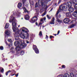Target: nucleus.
Instances as JSON below:
<instances>
[{"label":"nucleus","instance_id":"obj_54","mask_svg":"<svg viewBox=\"0 0 77 77\" xmlns=\"http://www.w3.org/2000/svg\"><path fill=\"white\" fill-rule=\"evenodd\" d=\"M54 35H55V36H56V35H57V34H54Z\"/></svg>","mask_w":77,"mask_h":77},{"label":"nucleus","instance_id":"obj_23","mask_svg":"<svg viewBox=\"0 0 77 77\" xmlns=\"http://www.w3.org/2000/svg\"><path fill=\"white\" fill-rule=\"evenodd\" d=\"M25 19L26 20H28L29 19V16L28 15H26L25 16Z\"/></svg>","mask_w":77,"mask_h":77},{"label":"nucleus","instance_id":"obj_6","mask_svg":"<svg viewBox=\"0 0 77 77\" xmlns=\"http://www.w3.org/2000/svg\"><path fill=\"white\" fill-rule=\"evenodd\" d=\"M33 48L34 50L35 53H36V54H38V53H39V50H38V49L37 48V46H36L33 45Z\"/></svg>","mask_w":77,"mask_h":77},{"label":"nucleus","instance_id":"obj_14","mask_svg":"<svg viewBox=\"0 0 77 77\" xmlns=\"http://www.w3.org/2000/svg\"><path fill=\"white\" fill-rule=\"evenodd\" d=\"M69 8L68 11L70 12H73V11H74V8L71 7Z\"/></svg>","mask_w":77,"mask_h":77},{"label":"nucleus","instance_id":"obj_9","mask_svg":"<svg viewBox=\"0 0 77 77\" xmlns=\"http://www.w3.org/2000/svg\"><path fill=\"white\" fill-rule=\"evenodd\" d=\"M51 0H38V3L39 2H41V4H42V6L43 5H44V2H50Z\"/></svg>","mask_w":77,"mask_h":77},{"label":"nucleus","instance_id":"obj_13","mask_svg":"<svg viewBox=\"0 0 77 77\" xmlns=\"http://www.w3.org/2000/svg\"><path fill=\"white\" fill-rule=\"evenodd\" d=\"M76 9V10L75 11V12H74L73 13V15L75 18H77V9Z\"/></svg>","mask_w":77,"mask_h":77},{"label":"nucleus","instance_id":"obj_21","mask_svg":"<svg viewBox=\"0 0 77 77\" xmlns=\"http://www.w3.org/2000/svg\"><path fill=\"white\" fill-rule=\"evenodd\" d=\"M46 20V17H43L40 20L41 21H45Z\"/></svg>","mask_w":77,"mask_h":77},{"label":"nucleus","instance_id":"obj_25","mask_svg":"<svg viewBox=\"0 0 77 77\" xmlns=\"http://www.w3.org/2000/svg\"><path fill=\"white\" fill-rule=\"evenodd\" d=\"M66 15L67 17H70L71 16V13H66Z\"/></svg>","mask_w":77,"mask_h":77},{"label":"nucleus","instance_id":"obj_47","mask_svg":"<svg viewBox=\"0 0 77 77\" xmlns=\"http://www.w3.org/2000/svg\"><path fill=\"white\" fill-rule=\"evenodd\" d=\"M57 6V4L55 3V6Z\"/></svg>","mask_w":77,"mask_h":77},{"label":"nucleus","instance_id":"obj_57","mask_svg":"<svg viewBox=\"0 0 77 77\" xmlns=\"http://www.w3.org/2000/svg\"><path fill=\"white\" fill-rule=\"evenodd\" d=\"M25 6H27L26 5V3L25 4Z\"/></svg>","mask_w":77,"mask_h":77},{"label":"nucleus","instance_id":"obj_1","mask_svg":"<svg viewBox=\"0 0 77 77\" xmlns=\"http://www.w3.org/2000/svg\"><path fill=\"white\" fill-rule=\"evenodd\" d=\"M22 40H20L19 42L16 41L14 43V45L17 47L15 48L16 50L17 51H18L21 50V48H23L27 46L26 43H23L22 44Z\"/></svg>","mask_w":77,"mask_h":77},{"label":"nucleus","instance_id":"obj_35","mask_svg":"<svg viewBox=\"0 0 77 77\" xmlns=\"http://www.w3.org/2000/svg\"><path fill=\"white\" fill-rule=\"evenodd\" d=\"M2 69V70L1 71V72H4V69H2V68H1Z\"/></svg>","mask_w":77,"mask_h":77},{"label":"nucleus","instance_id":"obj_48","mask_svg":"<svg viewBox=\"0 0 77 77\" xmlns=\"http://www.w3.org/2000/svg\"><path fill=\"white\" fill-rule=\"evenodd\" d=\"M32 4L30 2V5H33V2H32Z\"/></svg>","mask_w":77,"mask_h":77},{"label":"nucleus","instance_id":"obj_27","mask_svg":"<svg viewBox=\"0 0 77 77\" xmlns=\"http://www.w3.org/2000/svg\"><path fill=\"white\" fill-rule=\"evenodd\" d=\"M70 76L71 77H74V74L73 73H71L70 74Z\"/></svg>","mask_w":77,"mask_h":77},{"label":"nucleus","instance_id":"obj_42","mask_svg":"<svg viewBox=\"0 0 77 77\" xmlns=\"http://www.w3.org/2000/svg\"><path fill=\"white\" fill-rule=\"evenodd\" d=\"M58 17V18H60L61 17V15H60V14H59Z\"/></svg>","mask_w":77,"mask_h":77},{"label":"nucleus","instance_id":"obj_34","mask_svg":"<svg viewBox=\"0 0 77 77\" xmlns=\"http://www.w3.org/2000/svg\"><path fill=\"white\" fill-rule=\"evenodd\" d=\"M38 3L37 2L35 4V8H37V7H38Z\"/></svg>","mask_w":77,"mask_h":77},{"label":"nucleus","instance_id":"obj_45","mask_svg":"<svg viewBox=\"0 0 77 77\" xmlns=\"http://www.w3.org/2000/svg\"><path fill=\"white\" fill-rule=\"evenodd\" d=\"M53 37V36H50V39H51V38H52V37Z\"/></svg>","mask_w":77,"mask_h":77},{"label":"nucleus","instance_id":"obj_17","mask_svg":"<svg viewBox=\"0 0 77 77\" xmlns=\"http://www.w3.org/2000/svg\"><path fill=\"white\" fill-rule=\"evenodd\" d=\"M5 34L7 35H9L11 34V32L8 30H6Z\"/></svg>","mask_w":77,"mask_h":77},{"label":"nucleus","instance_id":"obj_50","mask_svg":"<svg viewBox=\"0 0 77 77\" xmlns=\"http://www.w3.org/2000/svg\"><path fill=\"white\" fill-rule=\"evenodd\" d=\"M15 75V74H14L13 75H11V76H13V75Z\"/></svg>","mask_w":77,"mask_h":77},{"label":"nucleus","instance_id":"obj_41","mask_svg":"<svg viewBox=\"0 0 77 77\" xmlns=\"http://www.w3.org/2000/svg\"><path fill=\"white\" fill-rule=\"evenodd\" d=\"M62 2V0H59V1H58V3L59 4H60V3L61 2Z\"/></svg>","mask_w":77,"mask_h":77},{"label":"nucleus","instance_id":"obj_15","mask_svg":"<svg viewBox=\"0 0 77 77\" xmlns=\"http://www.w3.org/2000/svg\"><path fill=\"white\" fill-rule=\"evenodd\" d=\"M57 15L58 14H57V15L56 16H56L57 17L56 21H57V22H58V23H62V21L59 20V19L58 18V17H57Z\"/></svg>","mask_w":77,"mask_h":77},{"label":"nucleus","instance_id":"obj_53","mask_svg":"<svg viewBox=\"0 0 77 77\" xmlns=\"http://www.w3.org/2000/svg\"><path fill=\"white\" fill-rule=\"evenodd\" d=\"M52 10H53V9H51V11H52Z\"/></svg>","mask_w":77,"mask_h":77},{"label":"nucleus","instance_id":"obj_31","mask_svg":"<svg viewBox=\"0 0 77 77\" xmlns=\"http://www.w3.org/2000/svg\"><path fill=\"white\" fill-rule=\"evenodd\" d=\"M46 13H47V12L45 11V12L42 15V16L43 17H44V15H45V14H46Z\"/></svg>","mask_w":77,"mask_h":77},{"label":"nucleus","instance_id":"obj_28","mask_svg":"<svg viewBox=\"0 0 77 77\" xmlns=\"http://www.w3.org/2000/svg\"><path fill=\"white\" fill-rule=\"evenodd\" d=\"M20 54L21 55H23V54H24V51H21V52H20Z\"/></svg>","mask_w":77,"mask_h":77},{"label":"nucleus","instance_id":"obj_5","mask_svg":"<svg viewBox=\"0 0 77 77\" xmlns=\"http://www.w3.org/2000/svg\"><path fill=\"white\" fill-rule=\"evenodd\" d=\"M22 33H24V34H27V32H29V30L27 28L25 27H23L22 28Z\"/></svg>","mask_w":77,"mask_h":77},{"label":"nucleus","instance_id":"obj_37","mask_svg":"<svg viewBox=\"0 0 77 77\" xmlns=\"http://www.w3.org/2000/svg\"><path fill=\"white\" fill-rule=\"evenodd\" d=\"M47 17L48 19H50V18H50V17H49V15H47Z\"/></svg>","mask_w":77,"mask_h":77},{"label":"nucleus","instance_id":"obj_38","mask_svg":"<svg viewBox=\"0 0 77 77\" xmlns=\"http://www.w3.org/2000/svg\"><path fill=\"white\" fill-rule=\"evenodd\" d=\"M65 66L63 65V66H62V68H65Z\"/></svg>","mask_w":77,"mask_h":77},{"label":"nucleus","instance_id":"obj_8","mask_svg":"<svg viewBox=\"0 0 77 77\" xmlns=\"http://www.w3.org/2000/svg\"><path fill=\"white\" fill-rule=\"evenodd\" d=\"M15 14H16V16H17L18 17H20V16H21V13L19 11H18L17 12L15 11H14L13 12V15H15Z\"/></svg>","mask_w":77,"mask_h":77},{"label":"nucleus","instance_id":"obj_49","mask_svg":"<svg viewBox=\"0 0 77 77\" xmlns=\"http://www.w3.org/2000/svg\"><path fill=\"white\" fill-rule=\"evenodd\" d=\"M26 43H27V44H29V42L27 41H26Z\"/></svg>","mask_w":77,"mask_h":77},{"label":"nucleus","instance_id":"obj_60","mask_svg":"<svg viewBox=\"0 0 77 77\" xmlns=\"http://www.w3.org/2000/svg\"><path fill=\"white\" fill-rule=\"evenodd\" d=\"M3 57H4V56H3Z\"/></svg>","mask_w":77,"mask_h":77},{"label":"nucleus","instance_id":"obj_56","mask_svg":"<svg viewBox=\"0 0 77 77\" xmlns=\"http://www.w3.org/2000/svg\"><path fill=\"white\" fill-rule=\"evenodd\" d=\"M20 25H18V27H20Z\"/></svg>","mask_w":77,"mask_h":77},{"label":"nucleus","instance_id":"obj_33","mask_svg":"<svg viewBox=\"0 0 77 77\" xmlns=\"http://www.w3.org/2000/svg\"><path fill=\"white\" fill-rule=\"evenodd\" d=\"M0 49L1 50H3V46H1L0 47Z\"/></svg>","mask_w":77,"mask_h":77},{"label":"nucleus","instance_id":"obj_30","mask_svg":"<svg viewBox=\"0 0 77 77\" xmlns=\"http://www.w3.org/2000/svg\"><path fill=\"white\" fill-rule=\"evenodd\" d=\"M64 77V75H58L57 76V77Z\"/></svg>","mask_w":77,"mask_h":77},{"label":"nucleus","instance_id":"obj_2","mask_svg":"<svg viewBox=\"0 0 77 77\" xmlns=\"http://www.w3.org/2000/svg\"><path fill=\"white\" fill-rule=\"evenodd\" d=\"M20 36L21 38L23 39L25 38H29V33L24 34V32H22L20 30L17 31L15 34V37L16 39L18 38V36Z\"/></svg>","mask_w":77,"mask_h":77},{"label":"nucleus","instance_id":"obj_36","mask_svg":"<svg viewBox=\"0 0 77 77\" xmlns=\"http://www.w3.org/2000/svg\"><path fill=\"white\" fill-rule=\"evenodd\" d=\"M26 2V0H23V4H24Z\"/></svg>","mask_w":77,"mask_h":77},{"label":"nucleus","instance_id":"obj_3","mask_svg":"<svg viewBox=\"0 0 77 77\" xmlns=\"http://www.w3.org/2000/svg\"><path fill=\"white\" fill-rule=\"evenodd\" d=\"M15 21V18L12 16L10 17L9 22L10 23L11 22H13L12 24L13 26V32H17L18 31V28L16 27V23L14 22Z\"/></svg>","mask_w":77,"mask_h":77},{"label":"nucleus","instance_id":"obj_29","mask_svg":"<svg viewBox=\"0 0 77 77\" xmlns=\"http://www.w3.org/2000/svg\"><path fill=\"white\" fill-rule=\"evenodd\" d=\"M39 36H42V32L40 31L39 32Z\"/></svg>","mask_w":77,"mask_h":77},{"label":"nucleus","instance_id":"obj_40","mask_svg":"<svg viewBox=\"0 0 77 77\" xmlns=\"http://www.w3.org/2000/svg\"><path fill=\"white\" fill-rule=\"evenodd\" d=\"M42 23H40L38 25V26H41V25H42Z\"/></svg>","mask_w":77,"mask_h":77},{"label":"nucleus","instance_id":"obj_26","mask_svg":"<svg viewBox=\"0 0 77 77\" xmlns=\"http://www.w3.org/2000/svg\"><path fill=\"white\" fill-rule=\"evenodd\" d=\"M10 72H11V71L9 70L5 74L6 75H8V74L9 73H10Z\"/></svg>","mask_w":77,"mask_h":77},{"label":"nucleus","instance_id":"obj_59","mask_svg":"<svg viewBox=\"0 0 77 77\" xmlns=\"http://www.w3.org/2000/svg\"><path fill=\"white\" fill-rule=\"evenodd\" d=\"M27 5H28V4H27Z\"/></svg>","mask_w":77,"mask_h":77},{"label":"nucleus","instance_id":"obj_51","mask_svg":"<svg viewBox=\"0 0 77 77\" xmlns=\"http://www.w3.org/2000/svg\"><path fill=\"white\" fill-rule=\"evenodd\" d=\"M0 77H2V75H0Z\"/></svg>","mask_w":77,"mask_h":77},{"label":"nucleus","instance_id":"obj_12","mask_svg":"<svg viewBox=\"0 0 77 77\" xmlns=\"http://www.w3.org/2000/svg\"><path fill=\"white\" fill-rule=\"evenodd\" d=\"M70 20L68 18H66L63 21L65 23H68L70 22Z\"/></svg>","mask_w":77,"mask_h":77},{"label":"nucleus","instance_id":"obj_32","mask_svg":"<svg viewBox=\"0 0 77 77\" xmlns=\"http://www.w3.org/2000/svg\"><path fill=\"white\" fill-rule=\"evenodd\" d=\"M8 41L9 42H12V40L11 39H8Z\"/></svg>","mask_w":77,"mask_h":77},{"label":"nucleus","instance_id":"obj_44","mask_svg":"<svg viewBox=\"0 0 77 77\" xmlns=\"http://www.w3.org/2000/svg\"><path fill=\"white\" fill-rule=\"evenodd\" d=\"M60 33V31H58V33L57 34V35H59V34Z\"/></svg>","mask_w":77,"mask_h":77},{"label":"nucleus","instance_id":"obj_39","mask_svg":"<svg viewBox=\"0 0 77 77\" xmlns=\"http://www.w3.org/2000/svg\"><path fill=\"white\" fill-rule=\"evenodd\" d=\"M75 22V20H72L71 22V23H74V22Z\"/></svg>","mask_w":77,"mask_h":77},{"label":"nucleus","instance_id":"obj_7","mask_svg":"<svg viewBox=\"0 0 77 77\" xmlns=\"http://www.w3.org/2000/svg\"><path fill=\"white\" fill-rule=\"evenodd\" d=\"M72 2V3L75 5V9H77V0H73Z\"/></svg>","mask_w":77,"mask_h":77},{"label":"nucleus","instance_id":"obj_4","mask_svg":"<svg viewBox=\"0 0 77 77\" xmlns=\"http://www.w3.org/2000/svg\"><path fill=\"white\" fill-rule=\"evenodd\" d=\"M67 8V7L63 6L62 5H61L59 7V11L57 12L56 14V16L58 15V14L60 12H62V11H63V10H64V11H66Z\"/></svg>","mask_w":77,"mask_h":77},{"label":"nucleus","instance_id":"obj_18","mask_svg":"<svg viewBox=\"0 0 77 77\" xmlns=\"http://www.w3.org/2000/svg\"><path fill=\"white\" fill-rule=\"evenodd\" d=\"M9 27V23H7L5 25V29H8Z\"/></svg>","mask_w":77,"mask_h":77},{"label":"nucleus","instance_id":"obj_10","mask_svg":"<svg viewBox=\"0 0 77 77\" xmlns=\"http://www.w3.org/2000/svg\"><path fill=\"white\" fill-rule=\"evenodd\" d=\"M37 20V17H33L32 18V20H30V22L33 23L36 21Z\"/></svg>","mask_w":77,"mask_h":77},{"label":"nucleus","instance_id":"obj_46","mask_svg":"<svg viewBox=\"0 0 77 77\" xmlns=\"http://www.w3.org/2000/svg\"><path fill=\"white\" fill-rule=\"evenodd\" d=\"M46 38H47V39H48V36H47V35H46Z\"/></svg>","mask_w":77,"mask_h":77},{"label":"nucleus","instance_id":"obj_20","mask_svg":"<svg viewBox=\"0 0 77 77\" xmlns=\"http://www.w3.org/2000/svg\"><path fill=\"white\" fill-rule=\"evenodd\" d=\"M23 10H24V12H27V13H29V12L28 11H27V10H26V8H23Z\"/></svg>","mask_w":77,"mask_h":77},{"label":"nucleus","instance_id":"obj_11","mask_svg":"<svg viewBox=\"0 0 77 77\" xmlns=\"http://www.w3.org/2000/svg\"><path fill=\"white\" fill-rule=\"evenodd\" d=\"M66 5L68 6V8H71L72 6V3L70 2H67L66 4Z\"/></svg>","mask_w":77,"mask_h":77},{"label":"nucleus","instance_id":"obj_16","mask_svg":"<svg viewBox=\"0 0 77 77\" xmlns=\"http://www.w3.org/2000/svg\"><path fill=\"white\" fill-rule=\"evenodd\" d=\"M50 24H54V18L53 17L52 18V20Z\"/></svg>","mask_w":77,"mask_h":77},{"label":"nucleus","instance_id":"obj_58","mask_svg":"<svg viewBox=\"0 0 77 77\" xmlns=\"http://www.w3.org/2000/svg\"><path fill=\"white\" fill-rule=\"evenodd\" d=\"M22 20H23V18H22Z\"/></svg>","mask_w":77,"mask_h":77},{"label":"nucleus","instance_id":"obj_43","mask_svg":"<svg viewBox=\"0 0 77 77\" xmlns=\"http://www.w3.org/2000/svg\"><path fill=\"white\" fill-rule=\"evenodd\" d=\"M15 75L16 77H18V73L17 74H16Z\"/></svg>","mask_w":77,"mask_h":77},{"label":"nucleus","instance_id":"obj_24","mask_svg":"<svg viewBox=\"0 0 77 77\" xmlns=\"http://www.w3.org/2000/svg\"><path fill=\"white\" fill-rule=\"evenodd\" d=\"M63 77H69V75L68 73H66L64 75Z\"/></svg>","mask_w":77,"mask_h":77},{"label":"nucleus","instance_id":"obj_19","mask_svg":"<svg viewBox=\"0 0 77 77\" xmlns=\"http://www.w3.org/2000/svg\"><path fill=\"white\" fill-rule=\"evenodd\" d=\"M22 6V4L21 3H19L18 4L17 7L18 8H20Z\"/></svg>","mask_w":77,"mask_h":77},{"label":"nucleus","instance_id":"obj_52","mask_svg":"<svg viewBox=\"0 0 77 77\" xmlns=\"http://www.w3.org/2000/svg\"><path fill=\"white\" fill-rule=\"evenodd\" d=\"M35 24H36V25H38V23H36Z\"/></svg>","mask_w":77,"mask_h":77},{"label":"nucleus","instance_id":"obj_55","mask_svg":"<svg viewBox=\"0 0 77 77\" xmlns=\"http://www.w3.org/2000/svg\"><path fill=\"white\" fill-rule=\"evenodd\" d=\"M75 77H77V74L76 75Z\"/></svg>","mask_w":77,"mask_h":77},{"label":"nucleus","instance_id":"obj_22","mask_svg":"<svg viewBox=\"0 0 77 77\" xmlns=\"http://www.w3.org/2000/svg\"><path fill=\"white\" fill-rule=\"evenodd\" d=\"M75 26V23H74V24H73L70 26V28H72V27H74Z\"/></svg>","mask_w":77,"mask_h":77}]
</instances>
